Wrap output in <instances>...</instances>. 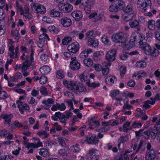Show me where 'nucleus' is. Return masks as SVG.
<instances>
[{
    "mask_svg": "<svg viewBox=\"0 0 160 160\" xmlns=\"http://www.w3.org/2000/svg\"><path fill=\"white\" fill-rule=\"evenodd\" d=\"M86 83L88 87H93V88H95L98 87L100 85V83H91L89 81L87 82Z\"/></svg>",
    "mask_w": 160,
    "mask_h": 160,
    "instance_id": "nucleus-47",
    "label": "nucleus"
},
{
    "mask_svg": "<svg viewBox=\"0 0 160 160\" xmlns=\"http://www.w3.org/2000/svg\"><path fill=\"white\" fill-rule=\"evenodd\" d=\"M72 40V38L70 37H65L62 39V44L64 45H67Z\"/></svg>",
    "mask_w": 160,
    "mask_h": 160,
    "instance_id": "nucleus-33",
    "label": "nucleus"
},
{
    "mask_svg": "<svg viewBox=\"0 0 160 160\" xmlns=\"http://www.w3.org/2000/svg\"><path fill=\"white\" fill-rule=\"evenodd\" d=\"M93 68L96 71L99 72L101 71L102 67L101 65L97 64L94 65Z\"/></svg>",
    "mask_w": 160,
    "mask_h": 160,
    "instance_id": "nucleus-59",
    "label": "nucleus"
},
{
    "mask_svg": "<svg viewBox=\"0 0 160 160\" xmlns=\"http://www.w3.org/2000/svg\"><path fill=\"white\" fill-rule=\"evenodd\" d=\"M93 31H90L87 32L85 34V38L86 40H90V39L94 38L95 34Z\"/></svg>",
    "mask_w": 160,
    "mask_h": 160,
    "instance_id": "nucleus-21",
    "label": "nucleus"
},
{
    "mask_svg": "<svg viewBox=\"0 0 160 160\" xmlns=\"http://www.w3.org/2000/svg\"><path fill=\"white\" fill-rule=\"evenodd\" d=\"M158 51L156 49H154L152 52H151V54L150 55L153 57H156L158 56Z\"/></svg>",
    "mask_w": 160,
    "mask_h": 160,
    "instance_id": "nucleus-62",
    "label": "nucleus"
},
{
    "mask_svg": "<svg viewBox=\"0 0 160 160\" xmlns=\"http://www.w3.org/2000/svg\"><path fill=\"white\" fill-rule=\"evenodd\" d=\"M156 22L153 20H149L148 22V28L152 30H155L156 25Z\"/></svg>",
    "mask_w": 160,
    "mask_h": 160,
    "instance_id": "nucleus-20",
    "label": "nucleus"
},
{
    "mask_svg": "<svg viewBox=\"0 0 160 160\" xmlns=\"http://www.w3.org/2000/svg\"><path fill=\"white\" fill-rule=\"evenodd\" d=\"M146 62L143 61H139L136 64V67L138 68H144L146 66Z\"/></svg>",
    "mask_w": 160,
    "mask_h": 160,
    "instance_id": "nucleus-38",
    "label": "nucleus"
},
{
    "mask_svg": "<svg viewBox=\"0 0 160 160\" xmlns=\"http://www.w3.org/2000/svg\"><path fill=\"white\" fill-rule=\"evenodd\" d=\"M87 44L92 47L96 48L98 46V41L94 39V38L90 39V40H88Z\"/></svg>",
    "mask_w": 160,
    "mask_h": 160,
    "instance_id": "nucleus-19",
    "label": "nucleus"
},
{
    "mask_svg": "<svg viewBox=\"0 0 160 160\" xmlns=\"http://www.w3.org/2000/svg\"><path fill=\"white\" fill-rule=\"evenodd\" d=\"M143 141L142 140H140L138 145V148L136 150V152H138L139 151L141 152L144 151L145 150V147L143 144Z\"/></svg>",
    "mask_w": 160,
    "mask_h": 160,
    "instance_id": "nucleus-16",
    "label": "nucleus"
},
{
    "mask_svg": "<svg viewBox=\"0 0 160 160\" xmlns=\"http://www.w3.org/2000/svg\"><path fill=\"white\" fill-rule=\"evenodd\" d=\"M50 68L47 66H43L40 69V71L42 74L45 75L48 74L50 71Z\"/></svg>",
    "mask_w": 160,
    "mask_h": 160,
    "instance_id": "nucleus-17",
    "label": "nucleus"
},
{
    "mask_svg": "<svg viewBox=\"0 0 160 160\" xmlns=\"http://www.w3.org/2000/svg\"><path fill=\"white\" fill-rule=\"evenodd\" d=\"M61 23L64 27H68L72 25L71 20L66 17L62 18L60 20Z\"/></svg>",
    "mask_w": 160,
    "mask_h": 160,
    "instance_id": "nucleus-10",
    "label": "nucleus"
},
{
    "mask_svg": "<svg viewBox=\"0 0 160 160\" xmlns=\"http://www.w3.org/2000/svg\"><path fill=\"white\" fill-rule=\"evenodd\" d=\"M11 33L12 36L14 37L15 39L17 40V42H18L20 36L18 31L17 29L15 30L14 31L12 30L11 31Z\"/></svg>",
    "mask_w": 160,
    "mask_h": 160,
    "instance_id": "nucleus-26",
    "label": "nucleus"
},
{
    "mask_svg": "<svg viewBox=\"0 0 160 160\" xmlns=\"http://www.w3.org/2000/svg\"><path fill=\"white\" fill-rule=\"evenodd\" d=\"M39 153L41 155L44 157H47L49 156V153L48 150L44 148L41 149Z\"/></svg>",
    "mask_w": 160,
    "mask_h": 160,
    "instance_id": "nucleus-25",
    "label": "nucleus"
},
{
    "mask_svg": "<svg viewBox=\"0 0 160 160\" xmlns=\"http://www.w3.org/2000/svg\"><path fill=\"white\" fill-rule=\"evenodd\" d=\"M142 50L144 51L145 53L148 55H149L151 54V52L152 50V48L148 44L146 46L143 47Z\"/></svg>",
    "mask_w": 160,
    "mask_h": 160,
    "instance_id": "nucleus-28",
    "label": "nucleus"
},
{
    "mask_svg": "<svg viewBox=\"0 0 160 160\" xmlns=\"http://www.w3.org/2000/svg\"><path fill=\"white\" fill-rule=\"evenodd\" d=\"M118 6L117 4L115 3H112V5L109 7V11L112 12H117L118 10Z\"/></svg>",
    "mask_w": 160,
    "mask_h": 160,
    "instance_id": "nucleus-27",
    "label": "nucleus"
},
{
    "mask_svg": "<svg viewBox=\"0 0 160 160\" xmlns=\"http://www.w3.org/2000/svg\"><path fill=\"white\" fill-rule=\"evenodd\" d=\"M120 74L121 77H122L126 72V68L125 67H122L120 69Z\"/></svg>",
    "mask_w": 160,
    "mask_h": 160,
    "instance_id": "nucleus-53",
    "label": "nucleus"
},
{
    "mask_svg": "<svg viewBox=\"0 0 160 160\" xmlns=\"http://www.w3.org/2000/svg\"><path fill=\"white\" fill-rule=\"evenodd\" d=\"M102 72L103 75H107L109 72V69L108 66H104L103 67L102 69Z\"/></svg>",
    "mask_w": 160,
    "mask_h": 160,
    "instance_id": "nucleus-39",
    "label": "nucleus"
},
{
    "mask_svg": "<svg viewBox=\"0 0 160 160\" xmlns=\"http://www.w3.org/2000/svg\"><path fill=\"white\" fill-rule=\"evenodd\" d=\"M71 61L70 62V67L73 70H78L80 67V64L76 59L75 57L71 58Z\"/></svg>",
    "mask_w": 160,
    "mask_h": 160,
    "instance_id": "nucleus-8",
    "label": "nucleus"
},
{
    "mask_svg": "<svg viewBox=\"0 0 160 160\" xmlns=\"http://www.w3.org/2000/svg\"><path fill=\"white\" fill-rule=\"evenodd\" d=\"M40 91L43 95H44V96L47 95L48 94L47 88L43 86H42L40 88Z\"/></svg>",
    "mask_w": 160,
    "mask_h": 160,
    "instance_id": "nucleus-50",
    "label": "nucleus"
},
{
    "mask_svg": "<svg viewBox=\"0 0 160 160\" xmlns=\"http://www.w3.org/2000/svg\"><path fill=\"white\" fill-rule=\"evenodd\" d=\"M123 12L126 14H130L134 16V12L133 7L131 5L124 6L122 9Z\"/></svg>",
    "mask_w": 160,
    "mask_h": 160,
    "instance_id": "nucleus-12",
    "label": "nucleus"
},
{
    "mask_svg": "<svg viewBox=\"0 0 160 160\" xmlns=\"http://www.w3.org/2000/svg\"><path fill=\"white\" fill-rule=\"evenodd\" d=\"M3 22H0V35H3L5 32V25L6 23H4Z\"/></svg>",
    "mask_w": 160,
    "mask_h": 160,
    "instance_id": "nucleus-30",
    "label": "nucleus"
},
{
    "mask_svg": "<svg viewBox=\"0 0 160 160\" xmlns=\"http://www.w3.org/2000/svg\"><path fill=\"white\" fill-rule=\"evenodd\" d=\"M128 139V138L127 136H125L124 137L123 136H121L119 139L120 141V143L119 144L118 146H119L120 145L121 143H124L126 142Z\"/></svg>",
    "mask_w": 160,
    "mask_h": 160,
    "instance_id": "nucleus-51",
    "label": "nucleus"
},
{
    "mask_svg": "<svg viewBox=\"0 0 160 160\" xmlns=\"http://www.w3.org/2000/svg\"><path fill=\"white\" fill-rule=\"evenodd\" d=\"M102 53L103 52L101 51L96 52L93 55L94 59L96 60H99V56L101 55V53Z\"/></svg>",
    "mask_w": 160,
    "mask_h": 160,
    "instance_id": "nucleus-44",
    "label": "nucleus"
},
{
    "mask_svg": "<svg viewBox=\"0 0 160 160\" xmlns=\"http://www.w3.org/2000/svg\"><path fill=\"white\" fill-rule=\"evenodd\" d=\"M45 42H46L44 41V40L43 41L39 39L38 42V47L40 48H42Z\"/></svg>",
    "mask_w": 160,
    "mask_h": 160,
    "instance_id": "nucleus-56",
    "label": "nucleus"
},
{
    "mask_svg": "<svg viewBox=\"0 0 160 160\" xmlns=\"http://www.w3.org/2000/svg\"><path fill=\"white\" fill-rule=\"evenodd\" d=\"M117 51L115 49H111L106 53L105 58L109 62H112L116 59Z\"/></svg>",
    "mask_w": 160,
    "mask_h": 160,
    "instance_id": "nucleus-5",
    "label": "nucleus"
},
{
    "mask_svg": "<svg viewBox=\"0 0 160 160\" xmlns=\"http://www.w3.org/2000/svg\"><path fill=\"white\" fill-rule=\"evenodd\" d=\"M31 58L30 60L29 59L25 60V62L22 63V65L19 64L18 65V69H22V71H25L26 70L28 67L30 66H33L34 64L33 62V51L32 49L31 50V53L30 54Z\"/></svg>",
    "mask_w": 160,
    "mask_h": 160,
    "instance_id": "nucleus-3",
    "label": "nucleus"
},
{
    "mask_svg": "<svg viewBox=\"0 0 160 160\" xmlns=\"http://www.w3.org/2000/svg\"><path fill=\"white\" fill-rule=\"evenodd\" d=\"M86 141L89 144H95L98 142V140L96 136H88L86 138Z\"/></svg>",
    "mask_w": 160,
    "mask_h": 160,
    "instance_id": "nucleus-11",
    "label": "nucleus"
},
{
    "mask_svg": "<svg viewBox=\"0 0 160 160\" xmlns=\"http://www.w3.org/2000/svg\"><path fill=\"white\" fill-rule=\"evenodd\" d=\"M79 146V144L77 143L75 146L73 145L71 146L70 148V149L74 152H78L80 151V149L78 147Z\"/></svg>",
    "mask_w": 160,
    "mask_h": 160,
    "instance_id": "nucleus-34",
    "label": "nucleus"
},
{
    "mask_svg": "<svg viewBox=\"0 0 160 160\" xmlns=\"http://www.w3.org/2000/svg\"><path fill=\"white\" fill-rule=\"evenodd\" d=\"M16 103L18 104V107L22 114H23L24 113L23 109L28 110L30 109L29 105L24 102L19 101H17L16 102Z\"/></svg>",
    "mask_w": 160,
    "mask_h": 160,
    "instance_id": "nucleus-7",
    "label": "nucleus"
},
{
    "mask_svg": "<svg viewBox=\"0 0 160 160\" xmlns=\"http://www.w3.org/2000/svg\"><path fill=\"white\" fill-rule=\"evenodd\" d=\"M58 9L64 12H69L73 9L72 5L68 3H61L58 4Z\"/></svg>",
    "mask_w": 160,
    "mask_h": 160,
    "instance_id": "nucleus-4",
    "label": "nucleus"
},
{
    "mask_svg": "<svg viewBox=\"0 0 160 160\" xmlns=\"http://www.w3.org/2000/svg\"><path fill=\"white\" fill-rule=\"evenodd\" d=\"M30 147L33 148H38V145L33 143H29L28 144L27 148L29 149Z\"/></svg>",
    "mask_w": 160,
    "mask_h": 160,
    "instance_id": "nucleus-63",
    "label": "nucleus"
},
{
    "mask_svg": "<svg viewBox=\"0 0 160 160\" xmlns=\"http://www.w3.org/2000/svg\"><path fill=\"white\" fill-rule=\"evenodd\" d=\"M37 12L40 14L44 13L46 12V9L44 6L42 5L38 6Z\"/></svg>",
    "mask_w": 160,
    "mask_h": 160,
    "instance_id": "nucleus-35",
    "label": "nucleus"
},
{
    "mask_svg": "<svg viewBox=\"0 0 160 160\" xmlns=\"http://www.w3.org/2000/svg\"><path fill=\"white\" fill-rule=\"evenodd\" d=\"M37 134L42 138H47L49 135L48 133L43 130L38 132Z\"/></svg>",
    "mask_w": 160,
    "mask_h": 160,
    "instance_id": "nucleus-24",
    "label": "nucleus"
},
{
    "mask_svg": "<svg viewBox=\"0 0 160 160\" xmlns=\"http://www.w3.org/2000/svg\"><path fill=\"white\" fill-rule=\"evenodd\" d=\"M1 118L5 120L4 122L5 124L10 125L11 120L13 118V115L12 114H5L1 115Z\"/></svg>",
    "mask_w": 160,
    "mask_h": 160,
    "instance_id": "nucleus-13",
    "label": "nucleus"
},
{
    "mask_svg": "<svg viewBox=\"0 0 160 160\" xmlns=\"http://www.w3.org/2000/svg\"><path fill=\"white\" fill-rule=\"evenodd\" d=\"M39 39L43 41L44 40V41L46 42L48 40H49V38L48 36V35L44 33H43L42 34L40 35L39 36Z\"/></svg>",
    "mask_w": 160,
    "mask_h": 160,
    "instance_id": "nucleus-37",
    "label": "nucleus"
},
{
    "mask_svg": "<svg viewBox=\"0 0 160 160\" xmlns=\"http://www.w3.org/2000/svg\"><path fill=\"white\" fill-rule=\"evenodd\" d=\"M79 78L81 81L85 82L88 79V77L87 73H83L79 76Z\"/></svg>",
    "mask_w": 160,
    "mask_h": 160,
    "instance_id": "nucleus-43",
    "label": "nucleus"
},
{
    "mask_svg": "<svg viewBox=\"0 0 160 160\" xmlns=\"http://www.w3.org/2000/svg\"><path fill=\"white\" fill-rule=\"evenodd\" d=\"M146 40L145 39V38H144L142 39H140L139 41L138 42V43H139V44L141 46V48L142 49L143 47H144L146 46L148 44L146 42Z\"/></svg>",
    "mask_w": 160,
    "mask_h": 160,
    "instance_id": "nucleus-46",
    "label": "nucleus"
},
{
    "mask_svg": "<svg viewBox=\"0 0 160 160\" xmlns=\"http://www.w3.org/2000/svg\"><path fill=\"white\" fill-rule=\"evenodd\" d=\"M8 97V95L6 92L0 90V98L4 99Z\"/></svg>",
    "mask_w": 160,
    "mask_h": 160,
    "instance_id": "nucleus-57",
    "label": "nucleus"
},
{
    "mask_svg": "<svg viewBox=\"0 0 160 160\" xmlns=\"http://www.w3.org/2000/svg\"><path fill=\"white\" fill-rule=\"evenodd\" d=\"M90 0H77L74 3V5L76 6L80 4L83 7Z\"/></svg>",
    "mask_w": 160,
    "mask_h": 160,
    "instance_id": "nucleus-31",
    "label": "nucleus"
},
{
    "mask_svg": "<svg viewBox=\"0 0 160 160\" xmlns=\"http://www.w3.org/2000/svg\"><path fill=\"white\" fill-rule=\"evenodd\" d=\"M64 73L62 71L58 70L56 74V77L58 79H61L64 78Z\"/></svg>",
    "mask_w": 160,
    "mask_h": 160,
    "instance_id": "nucleus-45",
    "label": "nucleus"
},
{
    "mask_svg": "<svg viewBox=\"0 0 160 160\" xmlns=\"http://www.w3.org/2000/svg\"><path fill=\"white\" fill-rule=\"evenodd\" d=\"M118 6V10H119L120 9H123V8L124 7V3L122 1H116L115 2Z\"/></svg>",
    "mask_w": 160,
    "mask_h": 160,
    "instance_id": "nucleus-41",
    "label": "nucleus"
},
{
    "mask_svg": "<svg viewBox=\"0 0 160 160\" xmlns=\"http://www.w3.org/2000/svg\"><path fill=\"white\" fill-rule=\"evenodd\" d=\"M133 16L132 15L128 14L127 15L123 14L122 15V18L123 20L126 22H129L132 19Z\"/></svg>",
    "mask_w": 160,
    "mask_h": 160,
    "instance_id": "nucleus-29",
    "label": "nucleus"
},
{
    "mask_svg": "<svg viewBox=\"0 0 160 160\" xmlns=\"http://www.w3.org/2000/svg\"><path fill=\"white\" fill-rule=\"evenodd\" d=\"M142 126V124L140 122H138L135 121L132 124V127L133 128H141Z\"/></svg>",
    "mask_w": 160,
    "mask_h": 160,
    "instance_id": "nucleus-58",
    "label": "nucleus"
},
{
    "mask_svg": "<svg viewBox=\"0 0 160 160\" xmlns=\"http://www.w3.org/2000/svg\"><path fill=\"white\" fill-rule=\"evenodd\" d=\"M145 104H144L143 107L145 109H147L148 108H149L150 107V106L149 105V104H151V105H153L154 104V102H152L151 101L148 100L145 102H143Z\"/></svg>",
    "mask_w": 160,
    "mask_h": 160,
    "instance_id": "nucleus-42",
    "label": "nucleus"
},
{
    "mask_svg": "<svg viewBox=\"0 0 160 160\" xmlns=\"http://www.w3.org/2000/svg\"><path fill=\"white\" fill-rule=\"evenodd\" d=\"M158 129V127H156L155 129L151 128L150 130V135L151 138L153 139L155 138L157 135Z\"/></svg>",
    "mask_w": 160,
    "mask_h": 160,
    "instance_id": "nucleus-22",
    "label": "nucleus"
},
{
    "mask_svg": "<svg viewBox=\"0 0 160 160\" xmlns=\"http://www.w3.org/2000/svg\"><path fill=\"white\" fill-rule=\"evenodd\" d=\"M54 144V142L49 139L45 142L44 146L47 148H51Z\"/></svg>",
    "mask_w": 160,
    "mask_h": 160,
    "instance_id": "nucleus-32",
    "label": "nucleus"
},
{
    "mask_svg": "<svg viewBox=\"0 0 160 160\" xmlns=\"http://www.w3.org/2000/svg\"><path fill=\"white\" fill-rule=\"evenodd\" d=\"M128 35L123 32H119L112 36V41L116 43H125L127 41Z\"/></svg>",
    "mask_w": 160,
    "mask_h": 160,
    "instance_id": "nucleus-2",
    "label": "nucleus"
},
{
    "mask_svg": "<svg viewBox=\"0 0 160 160\" xmlns=\"http://www.w3.org/2000/svg\"><path fill=\"white\" fill-rule=\"evenodd\" d=\"M50 14L51 16L52 17H62V13L55 9L52 10Z\"/></svg>",
    "mask_w": 160,
    "mask_h": 160,
    "instance_id": "nucleus-18",
    "label": "nucleus"
},
{
    "mask_svg": "<svg viewBox=\"0 0 160 160\" xmlns=\"http://www.w3.org/2000/svg\"><path fill=\"white\" fill-rule=\"evenodd\" d=\"M117 78L115 76H112L110 79L107 78L106 79V82L109 85H112L114 82H117Z\"/></svg>",
    "mask_w": 160,
    "mask_h": 160,
    "instance_id": "nucleus-23",
    "label": "nucleus"
},
{
    "mask_svg": "<svg viewBox=\"0 0 160 160\" xmlns=\"http://www.w3.org/2000/svg\"><path fill=\"white\" fill-rule=\"evenodd\" d=\"M71 15L76 21L81 20L82 17V13L80 11H74L71 13Z\"/></svg>",
    "mask_w": 160,
    "mask_h": 160,
    "instance_id": "nucleus-9",
    "label": "nucleus"
},
{
    "mask_svg": "<svg viewBox=\"0 0 160 160\" xmlns=\"http://www.w3.org/2000/svg\"><path fill=\"white\" fill-rule=\"evenodd\" d=\"M42 20L48 23H52L53 22L52 20L50 18L47 17H44L42 18Z\"/></svg>",
    "mask_w": 160,
    "mask_h": 160,
    "instance_id": "nucleus-54",
    "label": "nucleus"
},
{
    "mask_svg": "<svg viewBox=\"0 0 160 160\" xmlns=\"http://www.w3.org/2000/svg\"><path fill=\"white\" fill-rule=\"evenodd\" d=\"M83 62L86 66L88 67H91L93 65V62L92 60L90 58L88 59H84Z\"/></svg>",
    "mask_w": 160,
    "mask_h": 160,
    "instance_id": "nucleus-40",
    "label": "nucleus"
},
{
    "mask_svg": "<svg viewBox=\"0 0 160 160\" xmlns=\"http://www.w3.org/2000/svg\"><path fill=\"white\" fill-rule=\"evenodd\" d=\"M157 152L153 148H152L147 154L148 160H154L156 156Z\"/></svg>",
    "mask_w": 160,
    "mask_h": 160,
    "instance_id": "nucleus-14",
    "label": "nucleus"
},
{
    "mask_svg": "<svg viewBox=\"0 0 160 160\" xmlns=\"http://www.w3.org/2000/svg\"><path fill=\"white\" fill-rule=\"evenodd\" d=\"M59 105L58 106V109H59L61 111H64V110L66 108V107L64 104V103H62L60 104L59 103H58Z\"/></svg>",
    "mask_w": 160,
    "mask_h": 160,
    "instance_id": "nucleus-64",
    "label": "nucleus"
},
{
    "mask_svg": "<svg viewBox=\"0 0 160 160\" xmlns=\"http://www.w3.org/2000/svg\"><path fill=\"white\" fill-rule=\"evenodd\" d=\"M129 25L132 28H137L138 31L140 30L139 22L136 20L132 21V19L130 20L129 22Z\"/></svg>",
    "mask_w": 160,
    "mask_h": 160,
    "instance_id": "nucleus-15",
    "label": "nucleus"
},
{
    "mask_svg": "<svg viewBox=\"0 0 160 160\" xmlns=\"http://www.w3.org/2000/svg\"><path fill=\"white\" fill-rule=\"evenodd\" d=\"M94 1L93 0H90V1H88L87 3L85 4V6L91 8V7L93 6L94 4Z\"/></svg>",
    "mask_w": 160,
    "mask_h": 160,
    "instance_id": "nucleus-61",
    "label": "nucleus"
},
{
    "mask_svg": "<svg viewBox=\"0 0 160 160\" xmlns=\"http://www.w3.org/2000/svg\"><path fill=\"white\" fill-rule=\"evenodd\" d=\"M79 44L75 42L69 45L67 49L70 52L75 54L79 51Z\"/></svg>",
    "mask_w": 160,
    "mask_h": 160,
    "instance_id": "nucleus-6",
    "label": "nucleus"
},
{
    "mask_svg": "<svg viewBox=\"0 0 160 160\" xmlns=\"http://www.w3.org/2000/svg\"><path fill=\"white\" fill-rule=\"evenodd\" d=\"M143 131L144 130L141 129L138 131H135V132L136 137L137 138H139L141 137L143 134Z\"/></svg>",
    "mask_w": 160,
    "mask_h": 160,
    "instance_id": "nucleus-48",
    "label": "nucleus"
},
{
    "mask_svg": "<svg viewBox=\"0 0 160 160\" xmlns=\"http://www.w3.org/2000/svg\"><path fill=\"white\" fill-rule=\"evenodd\" d=\"M58 140L59 143L62 147H65L66 144L64 139L62 138H58Z\"/></svg>",
    "mask_w": 160,
    "mask_h": 160,
    "instance_id": "nucleus-55",
    "label": "nucleus"
},
{
    "mask_svg": "<svg viewBox=\"0 0 160 160\" xmlns=\"http://www.w3.org/2000/svg\"><path fill=\"white\" fill-rule=\"evenodd\" d=\"M14 49V47L12 45L10 46L9 48V50L10 51L9 55L10 57L11 58H13Z\"/></svg>",
    "mask_w": 160,
    "mask_h": 160,
    "instance_id": "nucleus-52",
    "label": "nucleus"
},
{
    "mask_svg": "<svg viewBox=\"0 0 160 160\" xmlns=\"http://www.w3.org/2000/svg\"><path fill=\"white\" fill-rule=\"evenodd\" d=\"M151 1L150 0H147L146 1H145V3H142V5L141 7H143L145 5L143 9L145 10H146V9H147L148 7L151 8Z\"/></svg>",
    "mask_w": 160,
    "mask_h": 160,
    "instance_id": "nucleus-36",
    "label": "nucleus"
},
{
    "mask_svg": "<svg viewBox=\"0 0 160 160\" xmlns=\"http://www.w3.org/2000/svg\"><path fill=\"white\" fill-rule=\"evenodd\" d=\"M119 94V91L118 90H115L112 91L110 93V95L112 97L114 98Z\"/></svg>",
    "mask_w": 160,
    "mask_h": 160,
    "instance_id": "nucleus-60",
    "label": "nucleus"
},
{
    "mask_svg": "<svg viewBox=\"0 0 160 160\" xmlns=\"http://www.w3.org/2000/svg\"><path fill=\"white\" fill-rule=\"evenodd\" d=\"M48 81V79L46 77L42 76L40 78L39 82L41 84H44L46 83Z\"/></svg>",
    "mask_w": 160,
    "mask_h": 160,
    "instance_id": "nucleus-49",
    "label": "nucleus"
},
{
    "mask_svg": "<svg viewBox=\"0 0 160 160\" xmlns=\"http://www.w3.org/2000/svg\"><path fill=\"white\" fill-rule=\"evenodd\" d=\"M63 84L65 86H67L68 89L72 90L76 93H78V92H81L86 91L85 87L80 82H75L73 83L72 82L65 81L63 82Z\"/></svg>",
    "mask_w": 160,
    "mask_h": 160,
    "instance_id": "nucleus-1",
    "label": "nucleus"
}]
</instances>
